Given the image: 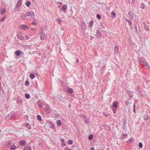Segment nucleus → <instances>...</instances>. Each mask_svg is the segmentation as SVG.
<instances>
[{
  "mask_svg": "<svg viewBox=\"0 0 150 150\" xmlns=\"http://www.w3.org/2000/svg\"><path fill=\"white\" fill-rule=\"evenodd\" d=\"M56 123L57 125L58 126H60L61 125L62 123L61 121L60 120H58L56 122Z\"/></svg>",
  "mask_w": 150,
  "mask_h": 150,
  "instance_id": "obj_12",
  "label": "nucleus"
},
{
  "mask_svg": "<svg viewBox=\"0 0 150 150\" xmlns=\"http://www.w3.org/2000/svg\"><path fill=\"white\" fill-rule=\"evenodd\" d=\"M139 147L140 148H142V144L141 142L139 143Z\"/></svg>",
  "mask_w": 150,
  "mask_h": 150,
  "instance_id": "obj_27",
  "label": "nucleus"
},
{
  "mask_svg": "<svg viewBox=\"0 0 150 150\" xmlns=\"http://www.w3.org/2000/svg\"><path fill=\"white\" fill-rule=\"evenodd\" d=\"M17 38L20 40H22L24 38V37L22 33L20 32H18L17 33Z\"/></svg>",
  "mask_w": 150,
  "mask_h": 150,
  "instance_id": "obj_1",
  "label": "nucleus"
},
{
  "mask_svg": "<svg viewBox=\"0 0 150 150\" xmlns=\"http://www.w3.org/2000/svg\"><path fill=\"white\" fill-rule=\"evenodd\" d=\"M40 39L41 40H44L45 38V34L42 33L40 36Z\"/></svg>",
  "mask_w": 150,
  "mask_h": 150,
  "instance_id": "obj_5",
  "label": "nucleus"
},
{
  "mask_svg": "<svg viewBox=\"0 0 150 150\" xmlns=\"http://www.w3.org/2000/svg\"><path fill=\"white\" fill-rule=\"evenodd\" d=\"M134 140L133 139V138H132L131 139H129L128 141V142L129 143H130L131 142H132Z\"/></svg>",
  "mask_w": 150,
  "mask_h": 150,
  "instance_id": "obj_28",
  "label": "nucleus"
},
{
  "mask_svg": "<svg viewBox=\"0 0 150 150\" xmlns=\"http://www.w3.org/2000/svg\"><path fill=\"white\" fill-rule=\"evenodd\" d=\"M145 67L147 69H149L150 68L149 66L147 63L146 62L144 63Z\"/></svg>",
  "mask_w": 150,
  "mask_h": 150,
  "instance_id": "obj_10",
  "label": "nucleus"
},
{
  "mask_svg": "<svg viewBox=\"0 0 150 150\" xmlns=\"http://www.w3.org/2000/svg\"><path fill=\"white\" fill-rule=\"evenodd\" d=\"M93 135L91 134V135H89V136L88 139L89 140H91L93 139Z\"/></svg>",
  "mask_w": 150,
  "mask_h": 150,
  "instance_id": "obj_23",
  "label": "nucleus"
},
{
  "mask_svg": "<svg viewBox=\"0 0 150 150\" xmlns=\"http://www.w3.org/2000/svg\"><path fill=\"white\" fill-rule=\"evenodd\" d=\"M132 16H131V15H130V17H132Z\"/></svg>",
  "mask_w": 150,
  "mask_h": 150,
  "instance_id": "obj_52",
  "label": "nucleus"
},
{
  "mask_svg": "<svg viewBox=\"0 0 150 150\" xmlns=\"http://www.w3.org/2000/svg\"><path fill=\"white\" fill-rule=\"evenodd\" d=\"M21 18L22 19L24 20L26 19V16L25 14H23L21 16Z\"/></svg>",
  "mask_w": 150,
  "mask_h": 150,
  "instance_id": "obj_18",
  "label": "nucleus"
},
{
  "mask_svg": "<svg viewBox=\"0 0 150 150\" xmlns=\"http://www.w3.org/2000/svg\"><path fill=\"white\" fill-rule=\"evenodd\" d=\"M15 53L16 55L18 56L20 54V51L19 50L15 52Z\"/></svg>",
  "mask_w": 150,
  "mask_h": 150,
  "instance_id": "obj_20",
  "label": "nucleus"
},
{
  "mask_svg": "<svg viewBox=\"0 0 150 150\" xmlns=\"http://www.w3.org/2000/svg\"><path fill=\"white\" fill-rule=\"evenodd\" d=\"M111 14L112 15V16H111L112 17L114 18L115 17L116 14L114 12H112L111 13Z\"/></svg>",
  "mask_w": 150,
  "mask_h": 150,
  "instance_id": "obj_17",
  "label": "nucleus"
},
{
  "mask_svg": "<svg viewBox=\"0 0 150 150\" xmlns=\"http://www.w3.org/2000/svg\"><path fill=\"white\" fill-rule=\"evenodd\" d=\"M66 145V144L64 142H63V145H62V146L63 147L64 146Z\"/></svg>",
  "mask_w": 150,
  "mask_h": 150,
  "instance_id": "obj_39",
  "label": "nucleus"
},
{
  "mask_svg": "<svg viewBox=\"0 0 150 150\" xmlns=\"http://www.w3.org/2000/svg\"><path fill=\"white\" fill-rule=\"evenodd\" d=\"M91 150H95V148L93 147H92L91 148Z\"/></svg>",
  "mask_w": 150,
  "mask_h": 150,
  "instance_id": "obj_41",
  "label": "nucleus"
},
{
  "mask_svg": "<svg viewBox=\"0 0 150 150\" xmlns=\"http://www.w3.org/2000/svg\"><path fill=\"white\" fill-rule=\"evenodd\" d=\"M1 76H0V80H1Z\"/></svg>",
  "mask_w": 150,
  "mask_h": 150,
  "instance_id": "obj_53",
  "label": "nucleus"
},
{
  "mask_svg": "<svg viewBox=\"0 0 150 150\" xmlns=\"http://www.w3.org/2000/svg\"><path fill=\"white\" fill-rule=\"evenodd\" d=\"M93 21H91L89 23L88 26L90 28H92L93 24Z\"/></svg>",
  "mask_w": 150,
  "mask_h": 150,
  "instance_id": "obj_11",
  "label": "nucleus"
},
{
  "mask_svg": "<svg viewBox=\"0 0 150 150\" xmlns=\"http://www.w3.org/2000/svg\"><path fill=\"white\" fill-rule=\"evenodd\" d=\"M23 150H32V149L30 147L26 146L24 147Z\"/></svg>",
  "mask_w": 150,
  "mask_h": 150,
  "instance_id": "obj_6",
  "label": "nucleus"
},
{
  "mask_svg": "<svg viewBox=\"0 0 150 150\" xmlns=\"http://www.w3.org/2000/svg\"><path fill=\"white\" fill-rule=\"evenodd\" d=\"M25 38H26L27 40H28L29 39L28 36V35H26L25 36Z\"/></svg>",
  "mask_w": 150,
  "mask_h": 150,
  "instance_id": "obj_37",
  "label": "nucleus"
},
{
  "mask_svg": "<svg viewBox=\"0 0 150 150\" xmlns=\"http://www.w3.org/2000/svg\"><path fill=\"white\" fill-rule=\"evenodd\" d=\"M115 52H117V53L118 50V47L117 46H115Z\"/></svg>",
  "mask_w": 150,
  "mask_h": 150,
  "instance_id": "obj_32",
  "label": "nucleus"
},
{
  "mask_svg": "<svg viewBox=\"0 0 150 150\" xmlns=\"http://www.w3.org/2000/svg\"><path fill=\"white\" fill-rule=\"evenodd\" d=\"M30 78H31L32 79H33L35 77V76L34 74H30Z\"/></svg>",
  "mask_w": 150,
  "mask_h": 150,
  "instance_id": "obj_19",
  "label": "nucleus"
},
{
  "mask_svg": "<svg viewBox=\"0 0 150 150\" xmlns=\"http://www.w3.org/2000/svg\"><path fill=\"white\" fill-rule=\"evenodd\" d=\"M144 119L145 120H147L148 119L147 116L146 117H144Z\"/></svg>",
  "mask_w": 150,
  "mask_h": 150,
  "instance_id": "obj_35",
  "label": "nucleus"
},
{
  "mask_svg": "<svg viewBox=\"0 0 150 150\" xmlns=\"http://www.w3.org/2000/svg\"><path fill=\"white\" fill-rule=\"evenodd\" d=\"M67 91L70 94H72L74 92L73 90L71 88H69L68 89Z\"/></svg>",
  "mask_w": 150,
  "mask_h": 150,
  "instance_id": "obj_8",
  "label": "nucleus"
},
{
  "mask_svg": "<svg viewBox=\"0 0 150 150\" xmlns=\"http://www.w3.org/2000/svg\"><path fill=\"white\" fill-rule=\"evenodd\" d=\"M27 16H30L33 18H34L35 17L34 13L32 11L28 12L27 13Z\"/></svg>",
  "mask_w": 150,
  "mask_h": 150,
  "instance_id": "obj_2",
  "label": "nucleus"
},
{
  "mask_svg": "<svg viewBox=\"0 0 150 150\" xmlns=\"http://www.w3.org/2000/svg\"><path fill=\"white\" fill-rule=\"evenodd\" d=\"M19 144L21 146H24L26 145V142L24 140H21L19 142Z\"/></svg>",
  "mask_w": 150,
  "mask_h": 150,
  "instance_id": "obj_4",
  "label": "nucleus"
},
{
  "mask_svg": "<svg viewBox=\"0 0 150 150\" xmlns=\"http://www.w3.org/2000/svg\"><path fill=\"white\" fill-rule=\"evenodd\" d=\"M5 19V16H4V17L1 19V21L2 22H3Z\"/></svg>",
  "mask_w": 150,
  "mask_h": 150,
  "instance_id": "obj_31",
  "label": "nucleus"
},
{
  "mask_svg": "<svg viewBox=\"0 0 150 150\" xmlns=\"http://www.w3.org/2000/svg\"><path fill=\"white\" fill-rule=\"evenodd\" d=\"M65 150H71L70 149H69L67 147H66L65 148Z\"/></svg>",
  "mask_w": 150,
  "mask_h": 150,
  "instance_id": "obj_40",
  "label": "nucleus"
},
{
  "mask_svg": "<svg viewBox=\"0 0 150 150\" xmlns=\"http://www.w3.org/2000/svg\"><path fill=\"white\" fill-rule=\"evenodd\" d=\"M5 12H6L5 9L4 8H3L1 9V14L2 15H3L5 14Z\"/></svg>",
  "mask_w": 150,
  "mask_h": 150,
  "instance_id": "obj_7",
  "label": "nucleus"
},
{
  "mask_svg": "<svg viewBox=\"0 0 150 150\" xmlns=\"http://www.w3.org/2000/svg\"><path fill=\"white\" fill-rule=\"evenodd\" d=\"M31 3L30 1H28L26 2V5L27 6L29 7L30 6Z\"/></svg>",
  "mask_w": 150,
  "mask_h": 150,
  "instance_id": "obj_15",
  "label": "nucleus"
},
{
  "mask_svg": "<svg viewBox=\"0 0 150 150\" xmlns=\"http://www.w3.org/2000/svg\"><path fill=\"white\" fill-rule=\"evenodd\" d=\"M11 144V143L10 142H8L6 143V146L8 147L9 146V145H10Z\"/></svg>",
  "mask_w": 150,
  "mask_h": 150,
  "instance_id": "obj_34",
  "label": "nucleus"
},
{
  "mask_svg": "<svg viewBox=\"0 0 150 150\" xmlns=\"http://www.w3.org/2000/svg\"><path fill=\"white\" fill-rule=\"evenodd\" d=\"M62 21V20L59 18H58L57 20V22L59 23H61V22Z\"/></svg>",
  "mask_w": 150,
  "mask_h": 150,
  "instance_id": "obj_33",
  "label": "nucleus"
},
{
  "mask_svg": "<svg viewBox=\"0 0 150 150\" xmlns=\"http://www.w3.org/2000/svg\"><path fill=\"white\" fill-rule=\"evenodd\" d=\"M20 28L22 30H27L29 29V27L25 24H22L20 26Z\"/></svg>",
  "mask_w": 150,
  "mask_h": 150,
  "instance_id": "obj_3",
  "label": "nucleus"
},
{
  "mask_svg": "<svg viewBox=\"0 0 150 150\" xmlns=\"http://www.w3.org/2000/svg\"><path fill=\"white\" fill-rule=\"evenodd\" d=\"M123 135H124V136H127V134H123Z\"/></svg>",
  "mask_w": 150,
  "mask_h": 150,
  "instance_id": "obj_48",
  "label": "nucleus"
},
{
  "mask_svg": "<svg viewBox=\"0 0 150 150\" xmlns=\"http://www.w3.org/2000/svg\"><path fill=\"white\" fill-rule=\"evenodd\" d=\"M104 115L106 117H108V114H104Z\"/></svg>",
  "mask_w": 150,
  "mask_h": 150,
  "instance_id": "obj_38",
  "label": "nucleus"
},
{
  "mask_svg": "<svg viewBox=\"0 0 150 150\" xmlns=\"http://www.w3.org/2000/svg\"><path fill=\"white\" fill-rule=\"evenodd\" d=\"M126 21H129V20H128L127 19V20H126Z\"/></svg>",
  "mask_w": 150,
  "mask_h": 150,
  "instance_id": "obj_51",
  "label": "nucleus"
},
{
  "mask_svg": "<svg viewBox=\"0 0 150 150\" xmlns=\"http://www.w3.org/2000/svg\"><path fill=\"white\" fill-rule=\"evenodd\" d=\"M26 127L29 129H31V127L30 125L28 124H27L26 125Z\"/></svg>",
  "mask_w": 150,
  "mask_h": 150,
  "instance_id": "obj_25",
  "label": "nucleus"
},
{
  "mask_svg": "<svg viewBox=\"0 0 150 150\" xmlns=\"http://www.w3.org/2000/svg\"><path fill=\"white\" fill-rule=\"evenodd\" d=\"M96 17L98 19H100L101 18V16L99 14H97L96 15Z\"/></svg>",
  "mask_w": 150,
  "mask_h": 150,
  "instance_id": "obj_30",
  "label": "nucleus"
},
{
  "mask_svg": "<svg viewBox=\"0 0 150 150\" xmlns=\"http://www.w3.org/2000/svg\"><path fill=\"white\" fill-rule=\"evenodd\" d=\"M134 111H135V105H134Z\"/></svg>",
  "mask_w": 150,
  "mask_h": 150,
  "instance_id": "obj_46",
  "label": "nucleus"
},
{
  "mask_svg": "<svg viewBox=\"0 0 150 150\" xmlns=\"http://www.w3.org/2000/svg\"><path fill=\"white\" fill-rule=\"evenodd\" d=\"M113 112L114 113H116V110H113Z\"/></svg>",
  "mask_w": 150,
  "mask_h": 150,
  "instance_id": "obj_42",
  "label": "nucleus"
},
{
  "mask_svg": "<svg viewBox=\"0 0 150 150\" xmlns=\"http://www.w3.org/2000/svg\"><path fill=\"white\" fill-rule=\"evenodd\" d=\"M61 141L63 143L64 142V139H61Z\"/></svg>",
  "mask_w": 150,
  "mask_h": 150,
  "instance_id": "obj_44",
  "label": "nucleus"
},
{
  "mask_svg": "<svg viewBox=\"0 0 150 150\" xmlns=\"http://www.w3.org/2000/svg\"><path fill=\"white\" fill-rule=\"evenodd\" d=\"M50 110L49 108L47 107L46 108L45 112L47 113H49L50 112Z\"/></svg>",
  "mask_w": 150,
  "mask_h": 150,
  "instance_id": "obj_13",
  "label": "nucleus"
},
{
  "mask_svg": "<svg viewBox=\"0 0 150 150\" xmlns=\"http://www.w3.org/2000/svg\"><path fill=\"white\" fill-rule=\"evenodd\" d=\"M32 24H33V25H35L36 24V23L35 22H34Z\"/></svg>",
  "mask_w": 150,
  "mask_h": 150,
  "instance_id": "obj_45",
  "label": "nucleus"
},
{
  "mask_svg": "<svg viewBox=\"0 0 150 150\" xmlns=\"http://www.w3.org/2000/svg\"><path fill=\"white\" fill-rule=\"evenodd\" d=\"M22 3V0H19L17 3V5L19 6Z\"/></svg>",
  "mask_w": 150,
  "mask_h": 150,
  "instance_id": "obj_21",
  "label": "nucleus"
},
{
  "mask_svg": "<svg viewBox=\"0 0 150 150\" xmlns=\"http://www.w3.org/2000/svg\"><path fill=\"white\" fill-rule=\"evenodd\" d=\"M85 122L86 123H88V120H85Z\"/></svg>",
  "mask_w": 150,
  "mask_h": 150,
  "instance_id": "obj_43",
  "label": "nucleus"
},
{
  "mask_svg": "<svg viewBox=\"0 0 150 150\" xmlns=\"http://www.w3.org/2000/svg\"><path fill=\"white\" fill-rule=\"evenodd\" d=\"M67 8V6L66 5H64L62 7V9L63 10H65Z\"/></svg>",
  "mask_w": 150,
  "mask_h": 150,
  "instance_id": "obj_26",
  "label": "nucleus"
},
{
  "mask_svg": "<svg viewBox=\"0 0 150 150\" xmlns=\"http://www.w3.org/2000/svg\"><path fill=\"white\" fill-rule=\"evenodd\" d=\"M37 119L39 121H42V118L41 116L39 115H38L37 117Z\"/></svg>",
  "mask_w": 150,
  "mask_h": 150,
  "instance_id": "obj_16",
  "label": "nucleus"
},
{
  "mask_svg": "<svg viewBox=\"0 0 150 150\" xmlns=\"http://www.w3.org/2000/svg\"><path fill=\"white\" fill-rule=\"evenodd\" d=\"M73 143V141L72 140H69L67 142V143L71 145Z\"/></svg>",
  "mask_w": 150,
  "mask_h": 150,
  "instance_id": "obj_24",
  "label": "nucleus"
},
{
  "mask_svg": "<svg viewBox=\"0 0 150 150\" xmlns=\"http://www.w3.org/2000/svg\"><path fill=\"white\" fill-rule=\"evenodd\" d=\"M29 84V83L28 82V81H25V86H28Z\"/></svg>",
  "mask_w": 150,
  "mask_h": 150,
  "instance_id": "obj_29",
  "label": "nucleus"
},
{
  "mask_svg": "<svg viewBox=\"0 0 150 150\" xmlns=\"http://www.w3.org/2000/svg\"><path fill=\"white\" fill-rule=\"evenodd\" d=\"M31 30H35V29H34V28H31Z\"/></svg>",
  "mask_w": 150,
  "mask_h": 150,
  "instance_id": "obj_47",
  "label": "nucleus"
},
{
  "mask_svg": "<svg viewBox=\"0 0 150 150\" xmlns=\"http://www.w3.org/2000/svg\"><path fill=\"white\" fill-rule=\"evenodd\" d=\"M0 86L1 87V83H0Z\"/></svg>",
  "mask_w": 150,
  "mask_h": 150,
  "instance_id": "obj_50",
  "label": "nucleus"
},
{
  "mask_svg": "<svg viewBox=\"0 0 150 150\" xmlns=\"http://www.w3.org/2000/svg\"><path fill=\"white\" fill-rule=\"evenodd\" d=\"M17 148V146L15 145H13L11 146L10 149L11 150H14Z\"/></svg>",
  "mask_w": 150,
  "mask_h": 150,
  "instance_id": "obj_9",
  "label": "nucleus"
},
{
  "mask_svg": "<svg viewBox=\"0 0 150 150\" xmlns=\"http://www.w3.org/2000/svg\"><path fill=\"white\" fill-rule=\"evenodd\" d=\"M113 106L115 108H117V103L116 101H114L112 103Z\"/></svg>",
  "mask_w": 150,
  "mask_h": 150,
  "instance_id": "obj_14",
  "label": "nucleus"
},
{
  "mask_svg": "<svg viewBox=\"0 0 150 150\" xmlns=\"http://www.w3.org/2000/svg\"><path fill=\"white\" fill-rule=\"evenodd\" d=\"M127 22H128V23H129V24L130 25H132V23L131 22V21H127Z\"/></svg>",
  "mask_w": 150,
  "mask_h": 150,
  "instance_id": "obj_36",
  "label": "nucleus"
},
{
  "mask_svg": "<svg viewBox=\"0 0 150 150\" xmlns=\"http://www.w3.org/2000/svg\"><path fill=\"white\" fill-rule=\"evenodd\" d=\"M25 97L27 99H29L30 98V96L28 94H26L25 95Z\"/></svg>",
  "mask_w": 150,
  "mask_h": 150,
  "instance_id": "obj_22",
  "label": "nucleus"
},
{
  "mask_svg": "<svg viewBox=\"0 0 150 150\" xmlns=\"http://www.w3.org/2000/svg\"><path fill=\"white\" fill-rule=\"evenodd\" d=\"M77 62H79V60L78 59L77 60Z\"/></svg>",
  "mask_w": 150,
  "mask_h": 150,
  "instance_id": "obj_49",
  "label": "nucleus"
}]
</instances>
